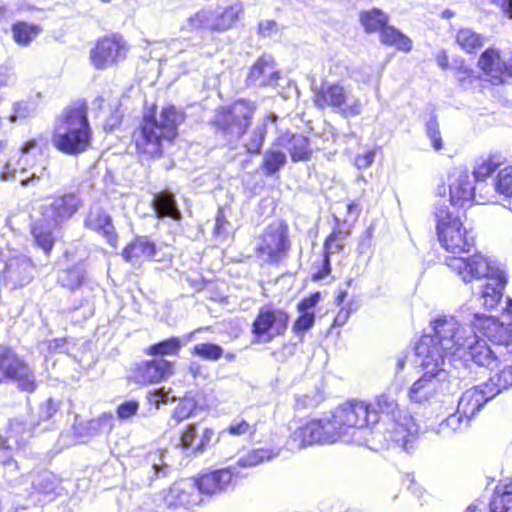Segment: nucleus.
Returning <instances> with one entry per match:
<instances>
[{"label": "nucleus", "instance_id": "nucleus-59", "mask_svg": "<svg viewBox=\"0 0 512 512\" xmlns=\"http://www.w3.org/2000/svg\"><path fill=\"white\" fill-rule=\"evenodd\" d=\"M317 271L313 274V280H322L327 277L331 272L330 258L325 257L323 254L322 260L317 264Z\"/></svg>", "mask_w": 512, "mask_h": 512}, {"label": "nucleus", "instance_id": "nucleus-8", "mask_svg": "<svg viewBox=\"0 0 512 512\" xmlns=\"http://www.w3.org/2000/svg\"><path fill=\"white\" fill-rule=\"evenodd\" d=\"M242 13V6L234 4L227 7L202 8L190 16L182 26L186 32H224L230 29Z\"/></svg>", "mask_w": 512, "mask_h": 512}, {"label": "nucleus", "instance_id": "nucleus-38", "mask_svg": "<svg viewBox=\"0 0 512 512\" xmlns=\"http://www.w3.org/2000/svg\"><path fill=\"white\" fill-rule=\"evenodd\" d=\"M278 455V452L273 449L267 448H257L248 451L246 454L239 457L237 460V470L239 471V467L249 468L259 465L265 461H270Z\"/></svg>", "mask_w": 512, "mask_h": 512}, {"label": "nucleus", "instance_id": "nucleus-52", "mask_svg": "<svg viewBox=\"0 0 512 512\" xmlns=\"http://www.w3.org/2000/svg\"><path fill=\"white\" fill-rule=\"evenodd\" d=\"M315 323V314L299 313L292 326L293 333L303 339L304 334L310 330Z\"/></svg>", "mask_w": 512, "mask_h": 512}, {"label": "nucleus", "instance_id": "nucleus-47", "mask_svg": "<svg viewBox=\"0 0 512 512\" xmlns=\"http://www.w3.org/2000/svg\"><path fill=\"white\" fill-rule=\"evenodd\" d=\"M181 348V341L177 337H171L151 345L147 353L154 356L176 355Z\"/></svg>", "mask_w": 512, "mask_h": 512}, {"label": "nucleus", "instance_id": "nucleus-50", "mask_svg": "<svg viewBox=\"0 0 512 512\" xmlns=\"http://www.w3.org/2000/svg\"><path fill=\"white\" fill-rule=\"evenodd\" d=\"M172 389L166 390L164 387H160L151 390L147 393V400L155 410L159 408L161 404H167L169 401H174L176 396L172 394Z\"/></svg>", "mask_w": 512, "mask_h": 512}, {"label": "nucleus", "instance_id": "nucleus-34", "mask_svg": "<svg viewBox=\"0 0 512 512\" xmlns=\"http://www.w3.org/2000/svg\"><path fill=\"white\" fill-rule=\"evenodd\" d=\"M470 420V418H466L463 413H459L457 410L442 420L437 426H432V430L436 434L446 437L452 433L465 431L469 427Z\"/></svg>", "mask_w": 512, "mask_h": 512}, {"label": "nucleus", "instance_id": "nucleus-37", "mask_svg": "<svg viewBox=\"0 0 512 512\" xmlns=\"http://www.w3.org/2000/svg\"><path fill=\"white\" fill-rule=\"evenodd\" d=\"M37 147V140L36 139H30L26 141L23 146L21 147V158L17 161V164H14L12 161H8L5 166L3 167V170L0 173V179L2 181H9L15 178V174L17 172V166H20L21 171H25V162L26 157Z\"/></svg>", "mask_w": 512, "mask_h": 512}, {"label": "nucleus", "instance_id": "nucleus-32", "mask_svg": "<svg viewBox=\"0 0 512 512\" xmlns=\"http://www.w3.org/2000/svg\"><path fill=\"white\" fill-rule=\"evenodd\" d=\"M153 208L159 217H169L176 221L182 217L175 197L169 191H162L154 196Z\"/></svg>", "mask_w": 512, "mask_h": 512}, {"label": "nucleus", "instance_id": "nucleus-54", "mask_svg": "<svg viewBox=\"0 0 512 512\" xmlns=\"http://www.w3.org/2000/svg\"><path fill=\"white\" fill-rule=\"evenodd\" d=\"M35 113V106L28 101H18L13 104L12 114L9 116L10 122H16L19 119H25Z\"/></svg>", "mask_w": 512, "mask_h": 512}, {"label": "nucleus", "instance_id": "nucleus-33", "mask_svg": "<svg viewBox=\"0 0 512 512\" xmlns=\"http://www.w3.org/2000/svg\"><path fill=\"white\" fill-rule=\"evenodd\" d=\"M277 118L278 117L275 114H270L257 124V126L251 132L249 138L244 143V147L248 153L256 154L261 150L267 134L268 125H274L277 121Z\"/></svg>", "mask_w": 512, "mask_h": 512}, {"label": "nucleus", "instance_id": "nucleus-53", "mask_svg": "<svg viewBox=\"0 0 512 512\" xmlns=\"http://www.w3.org/2000/svg\"><path fill=\"white\" fill-rule=\"evenodd\" d=\"M426 135L432 143L435 151H440L443 147V141L439 124L435 116H432L426 124Z\"/></svg>", "mask_w": 512, "mask_h": 512}, {"label": "nucleus", "instance_id": "nucleus-20", "mask_svg": "<svg viewBox=\"0 0 512 512\" xmlns=\"http://www.w3.org/2000/svg\"><path fill=\"white\" fill-rule=\"evenodd\" d=\"M34 273L35 266L31 258L15 254L6 260L2 279L10 289H18L28 285L33 280Z\"/></svg>", "mask_w": 512, "mask_h": 512}, {"label": "nucleus", "instance_id": "nucleus-28", "mask_svg": "<svg viewBox=\"0 0 512 512\" xmlns=\"http://www.w3.org/2000/svg\"><path fill=\"white\" fill-rule=\"evenodd\" d=\"M157 253L155 243L148 237L141 236L125 247L122 257L126 262L138 264L146 260H156Z\"/></svg>", "mask_w": 512, "mask_h": 512}, {"label": "nucleus", "instance_id": "nucleus-12", "mask_svg": "<svg viewBox=\"0 0 512 512\" xmlns=\"http://www.w3.org/2000/svg\"><path fill=\"white\" fill-rule=\"evenodd\" d=\"M290 246L288 225L274 222L265 229L256 252L262 262L276 265L287 258Z\"/></svg>", "mask_w": 512, "mask_h": 512}, {"label": "nucleus", "instance_id": "nucleus-19", "mask_svg": "<svg viewBox=\"0 0 512 512\" xmlns=\"http://www.w3.org/2000/svg\"><path fill=\"white\" fill-rule=\"evenodd\" d=\"M164 504L173 509H190L199 505L203 499L194 479H183L173 483L163 493Z\"/></svg>", "mask_w": 512, "mask_h": 512}, {"label": "nucleus", "instance_id": "nucleus-43", "mask_svg": "<svg viewBox=\"0 0 512 512\" xmlns=\"http://www.w3.org/2000/svg\"><path fill=\"white\" fill-rule=\"evenodd\" d=\"M360 22L367 32L382 30L387 23L386 15L379 9H372L360 14Z\"/></svg>", "mask_w": 512, "mask_h": 512}, {"label": "nucleus", "instance_id": "nucleus-14", "mask_svg": "<svg viewBox=\"0 0 512 512\" xmlns=\"http://www.w3.org/2000/svg\"><path fill=\"white\" fill-rule=\"evenodd\" d=\"M449 200L445 199L446 188L439 186L437 189L441 199L437 203L445 201L451 209L458 211L457 207H464L475 201V187L467 170L455 169L448 178Z\"/></svg>", "mask_w": 512, "mask_h": 512}, {"label": "nucleus", "instance_id": "nucleus-46", "mask_svg": "<svg viewBox=\"0 0 512 512\" xmlns=\"http://www.w3.org/2000/svg\"><path fill=\"white\" fill-rule=\"evenodd\" d=\"M196 409V401L193 398L185 397L181 399L177 407L174 409L169 425L171 427L177 426L180 422L190 417Z\"/></svg>", "mask_w": 512, "mask_h": 512}, {"label": "nucleus", "instance_id": "nucleus-29", "mask_svg": "<svg viewBox=\"0 0 512 512\" xmlns=\"http://www.w3.org/2000/svg\"><path fill=\"white\" fill-rule=\"evenodd\" d=\"M114 418L112 414L104 413L98 418L85 422L75 423L73 428L80 439L95 437L100 434H107L113 428Z\"/></svg>", "mask_w": 512, "mask_h": 512}, {"label": "nucleus", "instance_id": "nucleus-63", "mask_svg": "<svg viewBox=\"0 0 512 512\" xmlns=\"http://www.w3.org/2000/svg\"><path fill=\"white\" fill-rule=\"evenodd\" d=\"M21 429H22V423H20L18 421H14L11 423V426H10L11 436H14L18 443H24L31 436V431L27 430V431H24L23 434L18 439V433L20 432Z\"/></svg>", "mask_w": 512, "mask_h": 512}, {"label": "nucleus", "instance_id": "nucleus-62", "mask_svg": "<svg viewBox=\"0 0 512 512\" xmlns=\"http://www.w3.org/2000/svg\"><path fill=\"white\" fill-rule=\"evenodd\" d=\"M228 224V221L225 218V215L221 209L218 210V213L216 215L215 219V227H214V234L218 237L226 236L227 230L226 226Z\"/></svg>", "mask_w": 512, "mask_h": 512}, {"label": "nucleus", "instance_id": "nucleus-26", "mask_svg": "<svg viewBox=\"0 0 512 512\" xmlns=\"http://www.w3.org/2000/svg\"><path fill=\"white\" fill-rule=\"evenodd\" d=\"M214 437L212 429H201L198 424H189L180 437V445L186 451L201 452L210 446Z\"/></svg>", "mask_w": 512, "mask_h": 512}, {"label": "nucleus", "instance_id": "nucleus-56", "mask_svg": "<svg viewBox=\"0 0 512 512\" xmlns=\"http://www.w3.org/2000/svg\"><path fill=\"white\" fill-rule=\"evenodd\" d=\"M343 248V240L339 238V233L332 232L324 243L323 254L330 258L331 255Z\"/></svg>", "mask_w": 512, "mask_h": 512}, {"label": "nucleus", "instance_id": "nucleus-60", "mask_svg": "<svg viewBox=\"0 0 512 512\" xmlns=\"http://www.w3.org/2000/svg\"><path fill=\"white\" fill-rule=\"evenodd\" d=\"M376 151L369 150L364 154H359L355 158V165L358 169H366L368 168L375 160Z\"/></svg>", "mask_w": 512, "mask_h": 512}, {"label": "nucleus", "instance_id": "nucleus-58", "mask_svg": "<svg viewBox=\"0 0 512 512\" xmlns=\"http://www.w3.org/2000/svg\"><path fill=\"white\" fill-rule=\"evenodd\" d=\"M139 409V403L135 400L125 401L120 404L117 408L118 418L121 420H127L137 413Z\"/></svg>", "mask_w": 512, "mask_h": 512}, {"label": "nucleus", "instance_id": "nucleus-39", "mask_svg": "<svg viewBox=\"0 0 512 512\" xmlns=\"http://www.w3.org/2000/svg\"><path fill=\"white\" fill-rule=\"evenodd\" d=\"M380 40L383 44L395 46L397 49L404 52H408L412 49V41L392 26H385L381 30Z\"/></svg>", "mask_w": 512, "mask_h": 512}, {"label": "nucleus", "instance_id": "nucleus-30", "mask_svg": "<svg viewBox=\"0 0 512 512\" xmlns=\"http://www.w3.org/2000/svg\"><path fill=\"white\" fill-rule=\"evenodd\" d=\"M144 468L149 469L147 479L149 485L155 478L167 476L170 471V465L167 462V451L160 448L150 450L144 458Z\"/></svg>", "mask_w": 512, "mask_h": 512}, {"label": "nucleus", "instance_id": "nucleus-25", "mask_svg": "<svg viewBox=\"0 0 512 512\" xmlns=\"http://www.w3.org/2000/svg\"><path fill=\"white\" fill-rule=\"evenodd\" d=\"M172 372V362L163 358H156L137 364L134 377L137 383L146 385L164 381Z\"/></svg>", "mask_w": 512, "mask_h": 512}, {"label": "nucleus", "instance_id": "nucleus-44", "mask_svg": "<svg viewBox=\"0 0 512 512\" xmlns=\"http://www.w3.org/2000/svg\"><path fill=\"white\" fill-rule=\"evenodd\" d=\"M48 224L47 227H44L42 224L36 223L32 228V235L34 237L36 245L41 248L45 254H49L54 245V238L52 234V228Z\"/></svg>", "mask_w": 512, "mask_h": 512}, {"label": "nucleus", "instance_id": "nucleus-18", "mask_svg": "<svg viewBox=\"0 0 512 512\" xmlns=\"http://www.w3.org/2000/svg\"><path fill=\"white\" fill-rule=\"evenodd\" d=\"M477 66L485 79L493 85L503 84L507 77L512 78V56L508 60L502 59L497 48L490 47L484 50Z\"/></svg>", "mask_w": 512, "mask_h": 512}, {"label": "nucleus", "instance_id": "nucleus-48", "mask_svg": "<svg viewBox=\"0 0 512 512\" xmlns=\"http://www.w3.org/2000/svg\"><path fill=\"white\" fill-rule=\"evenodd\" d=\"M223 348L214 343H200L196 344L192 353L199 356L204 360L217 361L223 356Z\"/></svg>", "mask_w": 512, "mask_h": 512}, {"label": "nucleus", "instance_id": "nucleus-55", "mask_svg": "<svg viewBox=\"0 0 512 512\" xmlns=\"http://www.w3.org/2000/svg\"><path fill=\"white\" fill-rule=\"evenodd\" d=\"M255 428L243 419H234L222 433L227 432L232 436H241L247 433H253Z\"/></svg>", "mask_w": 512, "mask_h": 512}, {"label": "nucleus", "instance_id": "nucleus-40", "mask_svg": "<svg viewBox=\"0 0 512 512\" xmlns=\"http://www.w3.org/2000/svg\"><path fill=\"white\" fill-rule=\"evenodd\" d=\"M86 278V271L83 266L76 265L71 268L65 269L59 273V283L71 291L78 289L84 284Z\"/></svg>", "mask_w": 512, "mask_h": 512}, {"label": "nucleus", "instance_id": "nucleus-35", "mask_svg": "<svg viewBox=\"0 0 512 512\" xmlns=\"http://www.w3.org/2000/svg\"><path fill=\"white\" fill-rule=\"evenodd\" d=\"M486 37L470 28H461L456 34V42L467 53H474L486 43Z\"/></svg>", "mask_w": 512, "mask_h": 512}, {"label": "nucleus", "instance_id": "nucleus-16", "mask_svg": "<svg viewBox=\"0 0 512 512\" xmlns=\"http://www.w3.org/2000/svg\"><path fill=\"white\" fill-rule=\"evenodd\" d=\"M241 477L235 466L216 469L203 473L195 480L200 496H215L226 492Z\"/></svg>", "mask_w": 512, "mask_h": 512}, {"label": "nucleus", "instance_id": "nucleus-11", "mask_svg": "<svg viewBox=\"0 0 512 512\" xmlns=\"http://www.w3.org/2000/svg\"><path fill=\"white\" fill-rule=\"evenodd\" d=\"M288 322L289 315L282 308L273 304L260 307L251 326L254 342L258 344L272 342L286 332Z\"/></svg>", "mask_w": 512, "mask_h": 512}, {"label": "nucleus", "instance_id": "nucleus-22", "mask_svg": "<svg viewBox=\"0 0 512 512\" xmlns=\"http://www.w3.org/2000/svg\"><path fill=\"white\" fill-rule=\"evenodd\" d=\"M475 330H479L490 342L498 346L508 347L512 343V328L492 316L473 313Z\"/></svg>", "mask_w": 512, "mask_h": 512}, {"label": "nucleus", "instance_id": "nucleus-23", "mask_svg": "<svg viewBox=\"0 0 512 512\" xmlns=\"http://www.w3.org/2000/svg\"><path fill=\"white\" fill-rule=\"evenodd\" d=\"M84 227L102 236L111 247H116L118 235L112 217L101 206L93 205L84 219Z\"/></svg>", "mask_w": 512, "mask_h": 512}, {"label": "nucleus", "instance_id": "nucleus-51", "mask_svg": "<svg viewBox=\"0 0 512 512\" xmlns=\"http://www.w3.org/2000/svg\"><path fill=\"white\" fill-rule=\"evenodd\" d=\"M32 486L39 493L50 494L56 488L55 477L49 472H43L34 478Z\"/></svg>", "mask_w": 512, "mask_h": 512}, {"label": "nucleus", "instance_id": "nucleus-6", "mask_svg": "<svg viewBox=\"0 0 512 512\" xmlns=\"http://www.w3.org/2000/svg\"><path fill=\"white\" fill-rule=\"evenodd\" d=\"M372 407L378 412L380 420L377 427L382 430L384 447H400L407 453L414 449L419 426L411 415L399 410L397 401L391 393L379 395Z\"/></svg>", "mask_w": 512, "mask_h": 512}, {"label": "nucleus", "instance_id": "nucleus-15", "mask_svg": "<svg viewBox=\"0 0 512 512\" xmlns=\"http://www.w3.org/2000/svg\"><path fill=\"white\" fill-rule=\"evenodd\" d=\"M128 53L126 41L119 35L99 39L90 51L91 64L99 70L111 67L123 61Z\"/></svg>", "mask_w": 512, "mask_h": 512}, {"label": "nucleus", "instance_id": "nucleus-27", "mask_svg": "<svg viewBox=\"0 0 512 512\" xmlns=\"http://www.w3.org/2000/svg\"><path fill=\"white\" fill-rule=\"evenodd\" d=\"M493 397H489L487 388L483 384L467 389L458 401V412L463 413L466 418L472 419L483 406Z\"/></svg>", "mask_w": 512, "mask_h": 512}, {"label": "nucleus", "instance_id": "nucleus-5", "mask_svg": "<svg viewBox=\"0 0 512 512\" xmlns=\"http://www.w3.org/2000/svg\"><path fill=\"white\" fill-rule=\"evenodd\" d=\"M182 110L173 105L162 108L159 116L145 114L134 139L139 153L154 158L162 155L166 144H171L184 121Z\"/></svg>", "mask_w": 512, "mask_h": 512}, {"label": "nucleus", "instance_id": "nucleus-17", "mask_svg": "<svg viewBox=\"0 0 512 512\" xmlns=\"http://www.w3.org/2000/svg\"><path fill=\"white\" fill-rule=\"evenodd\" d=\"M81 200L75 193H66L51 198L41 206V214L47 224L58 226L70 219L80 208Z\"/></svg>", "mask_w": 512, "mask_h": 512}, {"label": "nucleus", "instance_id": "nucleus-61", "mask_svg": "<svg viewBox=\"0 0 512 512\" xmlns=\"http://www.w3.org/2000/svg\"><path fill=\"white\" fill-rule=\"evenodd\" d=\"M58 411V403L52 399H48L40 408V417L49 420Z\"/></svg>", "mask_w": 512, "mask_h": 512}, {"label": "nucleus", "instance_id": "nucleus-1", "mask_svg": "<svg viewBox=\"0 0 512 512\" xmlns=\"http://www.w3.org/2000/svg\"><path fill=\"white\" fill-rule=\"evenodd\" d=\"M461 322L455 316L435 319L432 334L424 335L416 345V355L422 376L409 390L412 401L422 403L437 393L452 394L460 388L461 373L453 374L448 367L458 369L457 363L466 367L469 362L490 366L497 361L493 349L475 331L473 314Z\"/></svg>", "mask_w": 512, "mask_h": 512}, {"label": "nucleus", "instance_id": "nucleus-31", "mask_svg": "<svg viewBox=\"0 0 512 512\" xmlns=\"http://www.w3.org/2000/svg\"><path fill=\"white\" fill-rule=\"evenodd\" d=\"M281 142H286L285 148L289 152L293 162L309 160L312 150L307 137L301 134L286 135L281 138Z\"/></svg>", "mask_w": 512, "mask_h": 512}, {"label": "nucleus", "instance_id": "nucleus-10", "mask_svg": "<svg viewBox=\"0 0 512 512\" xmlns=\"http://www.w3.org/2000/svg\"><path fill=\"white\" fill-rule=\"evenodd\" d=\"M255 110L256 106L252 102L238 100L230 108H222L216 112L214 125L229 140H237L249 127Z\"/></svg>", "mask_w": 512, "mask_h": 512}, {"label": "nucleus", "instance_id": "nucleus-7", "mask_svg": "<svg viewBox=\"0 0 512 512\" xmlns=\"http://www.w3.org/2000/svg\"><path fill=\"white\" fill-rule=\"evenodd\" d=\"M433 216L438 240L447 252L468 253L474 247L475 235L463 226L459 212L447 206L445 201L435 204Z\"/></svg>", "mask_w": 512, "mask_h": 512}, {"label": "nucleus", "instance_id": "nucleus-45", "mask_svg": "<svg viewBox=\"0 0 512 512\" xmlns=\"http://www.w3.org/2000/svg\"><path fill=\"white\" fill-rule=\"evenodd\" d=\"M39 33V29L34 25H28L24 22L16 23L12 26L13 39L22 46L30 44L33 38Z\"/></svg>", "mask_w": 512, "mask_h": 512}, {"label": "nucleus", "instance_id": "nucleus-9", "mask_svg": "<svg viewBox=\"0 0 512 512\" xmlns=\"http://www.w3.org/2000/svg\"><path fill=\"white\" fill-rule=\"evenodd\" d=\"M313 100L318 108L329 107L346 118L360 115L363 109L360 99L339 83H322L320 89L315 91Z\"/></svg>", "mask_w": 512, "mask_h": 512}, {"label": "nucleus", "instance_id": "nucleus-13", "mask_svg": "<svg viewBox=\"0 0 512 512\" xmlns=\"http://www.w3.org/2000/svg\"><path fill=\"white\" fill-rule=\"evenodd\" d=\"M6 380L16 381L20 390L29 393L37 387L30 367L11 348L0 345V383Z\"/></svg>", "mask_w": 512, "mask_h": 512}, {"label": "nucleus", "instance_id": "nucleus-42", "mask_svg": "<svg viewBox=\"0 0 512 512\" xmlns=\"http://www.w3.org/2000/svg\"><path fill=\"white\" fill-rule=\"evenodd\" d=\"M490 512H512V491L508 486H497L490 501Z\"/></svg>", "mask_w": 512, "mask_h": 512}, {"label": "nucleus", "instance_id": "nucleus-36", "mask_svg": "<svg viewBox=\"0 0 512 512\" xmlns=\"http://www.w3.org/2000/svg\"><path fill=\"white\" fill-rule=\"evenodd\" d=\"M287 163L286 153L279 149H267L263 155L261 169L265 176L270 177L279 172Z\"/></svg>", "mask_w": 512, "mask_h": 512}, {"label": "nucleus", "instance_id": "nucleus-3", "mask_svg": "<svg viewBox=\"0 0 512 512\" xmlns=\"http://www.w3.org/2000/svg\"><path fill=\"white\" fill-rule=\"evenodd\" d=\"M446 265L466 283L485 279V284L479 286L478 301L486 309H493L498 305L507 279L504 271L494 261L477 253L471 257H447Z\"/></svg>", "mask_w": 512, "mask_h": 512}, {"label": "nucleus", "instance_id": "nucleus-4", "mask_svg": "<svg viewBox=\"0 0 512 512\" xmlns=\"http://www.w3.org/2000/svg\"><path fill=\"white\" fill-rule=\"evenodd\" d=\"M92 140L93 131L85 103H73L56 117L52 144L59 152L68 156H78L91 147Z\"/></svg>", "mask_w": 512, "mask_h": 512}, {"label": "nucleus", "instance_id": "nucleus-49", "mask_svg": "<svg viewBox=\"0 0 512 512\" xmlns=\"http://www.w3.org/2000/svg\"><path fill=\"white\" fill-rule=\"evenodd\" d=\"M495 188L497 192L506 197L512 196V166L505 167L499 172Z\"/></svg>", "mask_w": 512, "mask_h": 512}, {"label": "nucleus", "instance_id": "nucleus-24", "mask_svg": "<svg viewBox=\"0 0 512 512\" xmlns=\"http://www.w3.org/2000/svg\"><path fill=\"white\" fill-rule=\"evenodd\" d=\"M280 79V72L276 68L271 55H263L250 67L246 82L250 86L276 87Z\"/></svg>", "mask_w": 512, "mask_h": 512}, {"label": "nucleus", "instance_id": "nucleus-2", "mask_svg": "<svg viewBox=\"0 0 512 512\" xmlns=\"http://www.w3.org/2000/svg\"><path fill=\"white\" fill-rule=\"evenodd\" d=\"M379 420L371 404L352 400L302 424L292 432L290 441L297 448L342 441L377 450L384 448L382 429L377 427Z\"/></svg>", "mask_w": 512, "mask_h": 512}, {"label": "nucleus", "instance_id": "nucleus-64", "mask_svg": "<svg viewBox=\"0 0 512 512\" xmlns=\"http://www.w3.org/2000/svg\"><path fill=\"white\" fill-rule=\"evenodd\" d=\"M14 74L8 67L0 66V89L14 83Z\"/></svg>", "mask_w": 512, "mask_h": 512}, {"label": "nucleus", "instance_id": "nucleus-41", "mask_svg": "<svg viewBox=\"0 0 512 512\" xmlns=\"http://www.w3.org/2000/svg\"><path fill=\"white\" fill-rule=\"evenodd\" d=\"M502 163L503 157L499 154L489 155L487 157L480 158L477 161V165L473 171L474 181H484Z\"/></svg>", "mask_w": 512, "mask_h": 512}, {"label": "nucleus", "instance_id": "nucleus-21", "mask_svg": "<svg viewBox=\"0 0 512 512\" xmlns=\"http://www.w3.org/2000/svg\"><path fill=\"white\" fill-rule=\"evenodd\" d=\"M493 351L496 354L497 361L486 367L490 369L496 367L497 371L489 377L488 381L483 383V387L487 388L489 397L494 398L502 391L512 387V351Z\"/></svg>", "mask_w": 512, "mask_h": 512}, {"label": "nucleus", "instance_id": "nucleus-57", "mask_svg": "<svg viewBox=\"0 0 512 512\" xmlns=\"http://www.w3.org/2000/svg\"><path fill=\"white\" fill-rule=\"evenodd\" d=\"M321 294L320 292H315L310 294L308 297L303 298L297 304V310L299 313H307V314H315L314 309L317 304L320 302Z\"/></svg>", "mask_w": 512, "mask_h": 512}]
</instances>
